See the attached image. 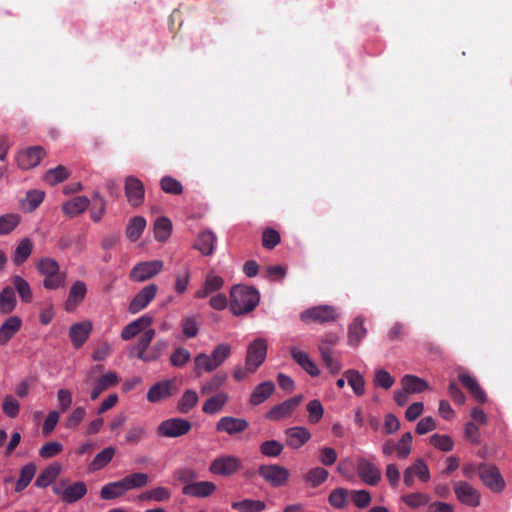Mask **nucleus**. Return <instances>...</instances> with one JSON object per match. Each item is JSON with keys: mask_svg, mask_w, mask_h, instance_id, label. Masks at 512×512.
Instances as JSON below:
<instances>
[{"mask_svg": "<svg viewBox=\"0 0 512 512\" xmlns=\"http://www.w3.org/2000/svg\"><path fill=\"white\" fill-rule=\"evenodd\" d=\"M260 301V294L254 287L234 285L230 291V310L240 316L253 311Z\"/></svg>", "mask_w": 512, "mask_h": 512, "instance_id": "1", "label": "nucleus"}, {"mask_svg": "<svg viewBox=\"0 0 512 512\" xmlns=\"http://www.w3.org/2000/svg\"><path fill=\"white\" fill-rule=\"evenodd\" d=\"M52 491L64 503L72 504L86 495L87 486L83 481L70 483L68 479H61L52 486Z\"/></svg>", "mask_w": 512, "mask_h": 512, "instance_id": "2", "label": "nucleus"}, {"mask_svg": "<svg viewBox=\"0 0 512 512\" xmlns=\"http://www.w3.org/2000/svg\"><path fill=\"white\" fill-rule=\"evenodd\" d=\"M119 383V377L116 372L109 371L92 381V371L86 375L83 385L92 386L90 391L91 400H96L105 390L116 386Z\"/></svg>", "mask_w": 512, "mask_h": 512, "instance_id": "3", "label": "nucleus"}, {"mask_svg": "<svg viewBox=\"0 0 512 512\" xmlns=\"http://www.w3.org/2000/svg\"><path fill=\"white\" fill-rule=\"evenodd\" d=\"M267 349V342L263 338H257L248 345L245 362L247 364V370L250 373H255L264 363L267 356Z\"/></svg>", "mask_w": 512, "mask_h": 512, "instance_id": "4", "label": "nucleus"}, {"mask_svg": "<svg viewBox=\"0 0 512 512\" xmlns=\"http://www.w3.org/2000/svg\"><path fill=\"white\" fill-rule=\"evenodd\" d=\"M338 318L335 307L330 305H319L304 310L300 314V319L304 323H327L333 322Z\"/></svg>", "mask_w": 512, "mask_h": 512, "instance_id": "5", "label": "nucleus"}, {"mask_svg": "<svg viewBox=\"0 0 512 512\" xmlns=\"http://www.w3.org/2000/svg\"><path fill=\"white\" fill-rule=\"evenodd\" d=\"M258 474L272 487L284 486L289 477L290 472L287 468L278 464H264L258 468Z\"/></svg>", "mask_w": 512, "mask_h": 512, "instance_id": "6", "label": "nucleus"}, {"mask_svg": "<svg viewBox=\"0 0 512 512\" xmlns=\"http://www.w3.org/2000/svg\"><path fill=\"white\" fill-rule=\"evenodd\" d=\"M356 471L361 481L369 486H376L381 480L380 468L366 457L356 459Z\"/></svg>", "mask_w": 512, "mask_h": 512, "instance_id": "7", "label": "nucleus"}, {"mask_svg": "<svg viewBox=\"0 0 512 512\" xmlns=\"http://www.w3.org/2000/svg\"><path fill=\"white\" fill-rule=\"evenodd\" d=\"M242 468L240 458L233 455H224L215 458L209 467L211 473L219 476H231Z\"/></svg>", "mask_w": 512, "mask_h": 512, "instance_id": "8", "label": "nucleus"}, {"mask_svg": "<svg viewBox=\"0 0 512 512\" xmlns=\"http://www.w3.org/2000/svg\"><path fill=\"white\" fill-rule=\"evenodd\" d=\"M478 473L481 481L493 492H501L505 488V482L499 469L495 465L480 464Z\"/></svg>", "mask_w": 512, "mask_h": 512, "instance_id": "9", "label": "nucleus"}, {"mask_svg": "<svg viewBox=\"0 0 512 512\" xmlns=\"http://www.w3.org/2000/svg\"><path fill=\"white\" fill-rule=\"evenodd\" d=\"M191 429V423L183 418H171L160 423L157 428L159 435L176 438L187 434Z\"/></svg>", "mask_w": 512, "mask_h": 512, "instance_id": "10", "label": "nucleus"}, {"mask_svg": "<svg viewBox=\"0 0 512 512\" xmlns=\"http://www.w3.org/2000/svg\"><path fill=\"white\" fill-rule=\"evenodd\" d=\"M163 268V262L160 260L140 262L130 271V279L135 282L147 281L158 273Z\"/></svg>", "mask_w": 512, "mask_h": 512, "instance_id": "11", "label": "nucleus"}, {"mask_svg": "<svg viewBox=\"0 0 512 512\" xmlns=\"http://www.w3.org/2000/svg\"><path fill=\"white\" fill-rule=\"evenodd\" d=\"M248 427L249 423L244 418L224 416L218 420L215 429L219 433H226L229 436H236L243 433Z\"/></svg>", "mask_w": 512, "mask_h": 512, "instance_id": "12", "label": "nucleus"}, {"mask_svg": "<svg viewBox=\"0 0 512 512\" xmlns=\"http://www.w3.org/2000/svg\"><path fill=\"white\" fill-rule=\"evenodd\" d=\"M415 477H418V479L422 482H428L430 480L429 468L422 458L416 459L413 462V464H411L404 470V484L407 487H412L414 484Z\"/></svg>", "mask_w": 512, "mask_h": 512, "instance_id": "13", "label": "nucleus"}, {"mask_svg": "<svg viewBox=\"0 0 512 512\" xmlns=\"http://www.w3.org/2000/svg\"><path fill=\"white\" fill-rule=\"evenodd\" d=\"M158 291L156 284H149L142 288L129 304V312L136 314L146 308L155 298Z\"/></svg>", "mask_w": 512, "mask_h": 512, "instance_id": "14", "label": "nucleus"}, {"mask_svg": "<svg viewBox=\"0 0 512 512\" xmlns=\"http://www.w3.org/2000/svg\"><path fill=\"white\" fill-rule=\"evenodd\" d=\"M453 489L457 499L468 506L477 507L480 504V494L469 483L457 481L453 484Z\"/></svg>", "mask_w": 512, "mask_h": 512, "instance_id": "15", "label": "nucleus"}, {"mask_svg": "<svg viewBox=\"0 0 512 512\" xmlns=\"http://www.w3.org/2000/svg\"><path fill=\"white\" fill-rule=\"evenodd\" d=\"M301 395L294 396L284 402L272 407L266 414V418L272 421H279L292 414L296 407L301 403Z\"/></svg>", "mask_w": 512, "mask_h": 512, "instance_id": "16", "label": "nucleus"}, {"mask_svg": "<svg viewBox=\"0 0 512 512\" xmlns=\"http://www.w3.org/2000/svg\"><path fill=\"white\" fill-rule=\"evenodd\" d=\"M46 155L45 150L41 146L29 147L19 152L17 163L20 169L28 170L36 167L43 157Z\"/></svg>", "mask_w": 512, "mask_h": 512, "instance_id": "17", "label": "nucleus"}, {"mask_svg": "<svg viewBox=\"0 0 512 512\" xmlns=\"http://www.w3.org/2000/svg\"><path fill=\"white\" fill-rule=\"evenodd\" d=\"M144 194V186L141 180L135 176H128L125 179V195L131 206H140L144 201Z\"/></svg>", "mask_w": 512, "mask_h": 512, "instance_id": "18", "label": "nucleus"}, {"mask_svg": "<svg viewBox=\"0 0 512 512\" xmlns=\"http://www.w3.org/2000/svg\"><path fill=\"white\" fill-rule=\"evenodd\" d=\"M175 390L174 381L164 380L155 383L147 392V400L151 403L160 402L171 395Z\"/></svg>", "mask_w": 512, "mask_h": 512, "instance_id": "19", "label": "nucleus"}, {"mask_svg": "<svg viewBox=\"0 0 512 512\" xmlns=\"http://www.w3.org/2000/svg\"><path fill=\"white\" fill-rule=\"evenodd\" d=\"M92 330V324L89 321L73 324L69 329V338L75 349L81 348L87 341Z\"/></svg>", "mask_w": 512, "mask_h": 512, "instance_id": "20", "label": "nucleus"}, {"mask_svg": "<svg viewBox=\"0 0 512 512\" xmlns=\"http://www.w3.org/2000/svg\"><path fill=\"white\" fill-rule=\"evenodd\" d=\"M216 490V485L210 481L193 482L191 485L182 487V494L196 498H206L211 496Z\"/></svg>", "mask_w": 512, "mask_h": 512, "instance_id": "21", "label": "nucleus"}, {"mask_svg": "<svg viewBox=\"0 0 512 512\" xmlns=\"http://www.w3.org/2000/svg\"><path fill=\"white\" fill-rule=\"evenodd\" d=\"M286 444L292 449L302 447L310 438L311 434L305 427L295 426L285 430Z\"/></svg>", "mask_w": 512, "mask_h": 512, "instance_id": "22", "label": "nucleus"}, {"mask_svg": "<svg viewBox=\"0 0 512 512\" xmlns=\"http://www.w3.org/2000/svg\"><path fill=\"white\" fill-rule=\"evenodd\" d=\"M87 293L86 284L83 281H76L70 288L68 298L65 302V310L72 312L84 300Z\"/></svg>", "mask_w": 512, "mask_h": 512, "instance_id": "23", "label": "nucleus"}, {"mask_svg": "<svg viewBox=\"0 0 512 512\" xmlns=\"http://www.w3.org/2000/svg\"><path fill=\"white\" fill-rule=\"evenodd\" d=\"M155 330L148 329L146 330L138 339L137 344L133 346L130 350V356H134L137 359L145 362V358L147 352L149 350L150 344L155 337Z\"/></svg>", "mask_w": 512, "mask_h": 512, "instance_id": "24", "label": "nucleus"}, {"mask_svg": "<svg viewBox=\"0 0 512 512\" xmlns=\"http://www.w3.org/2000/svg\"><path fill=\"white\" fill-rule=\"evenodd\" d=\"M290 354L293 360L310 376L316 377L320 374V370L317 365L310 359L306 352L299 350L296 347H291Z\"/></svg>", "mask_w": 512, "mask_h": 512, "instance_id": "25", "label": "nucleus"}, {"mask_svg": "<svg viewBox=\"0 0 512 512\" xmlns=\"http://www.w3.org/2000/svg\"><path fill=\"white\" fill-rule=\"evenodd\" d=\"M461 384L469 391L471 396L479 403H485L487 396L475 377L469 374H460L458 376Z\"/></svg>", "mask_w": 512, "mask_h": 512, "instance_id": "26", "label": "nucleus"}, {"mask_svg": "<svg viewBox=\"0 0 512 512\" xmlns=\"http://www.w3.org/2000/svg\"><path fill=\"white\" fill-rule=\"evenodd\" d=\"M60 472L61 465L58 462L49 464L36 478L35 486L38 488H46L56 480Z\"/></svg>", "mask_w": 512, "mask_h": 512, "instance_id": "27", "label": "nucleus"}, {"mask_svg": "<svg viewBox=\"0 0 512 512\" xmlns=\"http://www.w3.org/2000/svg\"><path fill=\"white\" fill-rule=\"evenodd\" d=\"M22 320L18 316H11L0 327V345H5L20 330Z\"/></svg>", "mask_w": 512, "mask_h": 512, "instance_id": "28", "label": "nucleus"}, {"mask_svg": "<svg viewBox=\"0 0 512 512\" xmlns=\"http://www.w3.org/2000/svg\"><path fill=\"white\" fill-rule=\"evenodd\" d=\"M364 317L358 316L348 327V343L357 347L361 340L366 336L367 330L364 327Z\"/></svg>", "mask_w": 512, "mask_h": 512, "instance_id": "29", "label": "nucleus"}, {"mask_svg": "<svg viewBox=\"0 0 512 512\" xmlns=\"http://www.w3.org/2000/svg\"><path fill=\"white\" fill-rule=\"evenodd\" d=\"M89 199L85 196H77L62 205V211L69 217H75L83 213L89 206Z\"/></svg>", "mask_w": 512, "mask_h": 512, "instance_id": "30", "label": "nucleus"}, {"mask_svg": "<svg viewBox=\"0 0 512 512\" xmlns=\"http://www.w3.org/2000/svg\"><path fill=\"white\" fill-rule=\"evenodd\" d=\"M229 396L225 392H219L208 398L202 407V411L208 415H214L220 412L227 404Z\"/></svg>", "mask_w": 512, "mask_h": 512, "instance_id": "31", "label": "nucleus"}, {"mask_svg": "<svg viewBox=\"0 0 512 512\" xmlns=\"http://www.w3.org/2000/svg\"><path fill=\"white\" fill-rule=\"evenodd\" d=\"M223 284H224V280L222 277L213 275V274H208L205 278L203 287L201 289H199L198 291H196L195 298H198V299L206 298L213 292L220 290L222 288Z\"/></svg>", "mask_w": 512, "mask_h": 512, "instance_id": "32", "label": "nucleus"}, {"mask_svg": "<svg viewBox=\"0 0 512 512\" xmlns=\"http://www.w3.org/2000/svg\"><path fill=\"white\" fill-rule=\"evenodd\" d=\"M275 385L272 381H265L257 385L250 396L252 405H259L266 401L274 392Z\"/></svg>", "mask_w": 512, "mask_h": 512, "instance_id": "33", "label": "nucleus"}, {"mask_svg": "<svg viewBox=\"0 0 512 512\" xmlns=\"http://www.w3.org/2000/svg\"><path fill=\"white\" fill-rule=\"evenodd\" d=\"M17 299L14 288L5 286L0 292V313L7 315L14 311Z\"/></svg>", "mask_w": 512, "mask_h": 512, "instance_id": "34", "label": "nucleus"}, {"mask_svg": "<svg viewBox=\"0 0 512 512\" xmlns=\"http://www.w3.org/2000/svg\"><path fill=\"white\" fill-rule=\"evenodd\" d=\"M216 242V236L211 231L202 232L195 244L194 247L199 250L203 255H211L214 251V244Z\"/></svg>", "mask_w": 512, "mask_h": 512, "instance_id": "35", "label": "nucleus"}, {"mask_svg": "<svg viewBox=\"0 0 512 512\" xmlns=\"http://www.w3.org/2000/svg\"><path fill=\"white\" fill-rule=\"evenodd\" d=\"M126 492L123 481L118 480L104 485L100 490V497L103 500H112L122 497Z\"/></svg>", "mask_w": 512, "mask_h": 512, "instance_id": "36", "label": "nucleus"}, {"mask_svg": "<svg viewBox=\"0 0 512 512\" xmlns=\"http://www.w3.org/2000/svg\"><path fill=\"white\" fill-rule=\"evenodd\" d=\"M33 250V242L30 238L22 239L17 245L12 260L15 265L19 266L23 264L31 255Z\"/></svg>", "mask_w": 512, "mask_h": 512, "instance_id": "37", "label": "nucleus"}, {"mask_svg": "<svg viewBox=\"0 0 512 512\" xmlns=\"http://www.w3.org/2000/svg\"><path fill=\"white\" fill-rule=\"evenodd\" d=\"M37 467L33 462L24 465L20 470L19 478L15 485V492H22L30 484L35 476Z\"/></svg>", "mask_w": 512, "mask_h": 512, "instance_id": "38", "label": "nucleus"}, {"mask_svg": "<svg viewBox=\"0 0 512 512\" xmlns=\"http://www.w3.org/2000/svg\"><path fill=\"white\" fill-rule=\"evenodd\" d=\"M11 281L13 288L17 291L21 301L24 303H31L33 300V293L30 284L19 275L13 276Z\"/></svg>", "mask_w": 512, "mask_h": 512, "instance_id": "39", "label": "nucleus"}, {"mask_svg": "<svg viewBox=\"0 0 512 512\" xmlns=\"http://www.w3.org/2000/svg\"><path fill=\"white\" fill-rule=\"evenodd\" d=\"M138 498L140 501L164 502L171 498V492L166 487L158 486L141 493Z\"/></svg>", "mask_w": 512, "mask_h": 512, "instance_id": "40", "label": "nucleus"}, {"mask_svg": "<svg viewBox=\"0 0 512 512\" xmlns=\"http://www.w3.org/2000/svg\"><path fill=\"white\" fill-rule=\"evenodd\" d=\"M231 507L239 512H261L266 508V504L260 500L243 499L232 502Z\"/></svg>", "mask_w": 512, "mask_h": 512, "instance_id": "41", "label": "nucleus"}, {"mask_svg": "<svg viewBox=\"0 0 512 512\" xmlns=\"http://www.w3.org/2000/svg\"><path fill=\"white\" fill-rule=\"evenodd\" d=\"M329 476V472L322 467H315L310 469L305 475V482L312 488H316L324 483Z\"/></svg>", "mask_w": 512, "mask_h": 512, "instance_id": "42", "label": "nucleus"}, {"mask_svg": "<svg viewBox=\"0 0 512 512\" xmlns=\"http://www.w3.org/2000/svg\"><path fill=\"white\" fill-rule=\"evenodd\" d=\"M171 231L172 223L168 218L160 217L156 219L154 223V236L157 241H166L170 237Z\"/></svg>", "mask_w": 512, "mask_h": 512, "instance_id": "43", "label": "nucleus"}, {"mask_svg": "<svg viewBox=\"0 0 512 512\" xmlns=\"http://www.w3.org/2000/svg\"><path fill=\"white\" fill-rule=\"evenodd\" d=\"M21 216L17 213H7L0 216V235H8L20 224Z\"/></svg>", "mask_w": 512, "mask_h": 512, "instance_id": "44", "label": "nucleus"}, {"mask_svg": "<svg viewBox=\"0 0 512 512\" xmlns=\"http://www.w3.org/2000/svg\"><path fill=\"white\" fill-rule=\"evenodd\" d=\"M121 480L123 481L126 491H129L146 486L149 482V476L146 473L137 472L129 474Z\"/></svg>", "mask_w": 512, "mask_h": 512, "instance_id": "45", "label": "nucleus"}, {"mask_svg": "<svg viewBox=\"0 0 512 512\" xmlns=\"http://www.w3.org/2000/svg\"><path fill=\"white\" fill-rule=\"evenodd\" d=\"M145 227V218H143L142 216H135L130 220L127 226L126 235L132 242H134L140 238Z\"/></svg>", "mask_w": 512, "mask_h": 512, "instance_id": "46", "label": "nucleus"}, {"mask_svg": "<svg viewBox=\"0 0 512 512\" xmlns=\"http://www.w3.org/2000/svg\"><path fill=\"white\" fill-rule=\"evenodd\" d=\"M198 394L192 389L186 390L178 401L177 409L180 413L186 414L192 410V408L198 402Z\"/></svg>", "mask_w": 512, "mask_h": 512, "instance_id": "47", "label": "nucleus"}, {"mask_svg": "<svg viewBox=\"0 0 512 512\" xmlns=\"http://www.w3.org/2000/svg\"><path fill=\"white\" fill-rule=\"evenodd\" d=\"M216 370L211 357L206 353H199L194 358V372L196 376H201L203 372L210 373Z\"/></svg>", "mask_w": 512, "mask_h": 512, "instance_id": "48", "label": "nucleus"}, {"mask_svg": "<svg viewBox=\"0 0 512 512\" xmlns=\"http://www.w3.org/2000/svg\"><path fill=\"white\" fill-rule=\"evenodd\" d=\"M116 449L112 446L101 450L90 464L91 470H100L104 468L114 457Z\"/></svg>", "mask_w": 512, "mask_h": 512, "instance_id": "49", "label": "nucleus"}, {"mask_svg": "<svg viewBox=\"0 0 512 512\" xmlns=\"http://www.w3.org/2000/svg\"><path fill=\"white\" fill-rule=\"evenodd\" d=\"M344 375L354 393L358 396L363 395L365 392V381L363 376L358 371L353 369L347 370Z\"/></svg>", "mask_w": 512, "mask_h": 512, "instance_id": "50", "label": "nucleus"}, {"mask_svg": "<svg viewBox=\"0 0 512 512\" xmlns=\"http://www.w3.org/2000/svg\"><path fill=\"white\" fill-rule=\"evenodd\" d=\"M70 173L66 167L59 165L54 169H49L44 175V181L53 186L65 181Z\"/></svg>", "mask_w": 512, "mask_h": 512, "instance_id": "51", "label": "nucleus"}, {"mask_svg": "<svg viewBox=\"0 0 512 512\" xmlns=\"http://www.w3.org/2000/svg\"><path fill=\"white\" fill-rule=\"evenodd\" d=\"M147 434V429L142 424H134L126 430L125 443L135 445L142 441Z\"/></svg>", "mask_w": 512, "mask_h": 512, "instance_id": "52", "label": "nucleus"}, {"mask_svg": "<svg viewBox=\"0 0 512 512\" xmlns=\"http://www.w3.org/2000/svg\"><path fill=\"white\" fill-rule=\"evenodd\" d=\"M227 375L225 373H216L212 378L205 382L201 387V394L209 395L218 391L226 382Z\"/></svg>", "mask_w": 512, "mask_h": 512, "instance_id": "53", "label": "nucleus"}, {"mask_svg": "<svg viewBox=\"0 0 512 512\" xmlns=\"http://www.w3.org/2000/svg\"><path fill=\"white\" fill-rule=\"evenodd\" d=\"M403 388L410 393H419L427 388L426 382L413 375H405L402 379Z\"/></svg>", "mask_w": 512, "mask_h": 512, "instance_id": "54", "label": "nucleus"}, {"mask_svg": "<svg viewBox=\"0 0 512 512\" xmlns=\"http://www.w3.org/2000/svg\"><path fill=\"white\" fill-rule=\"evenodd\" d=\"M230 355L231 346L227 343H221L213 349L211 355L209 356L211 357V360L217 369L225 362L227 358H229Z\"/></svg>", "mask_w": 512, "mask_h": 512, "instance_id": "55", "label": "nucleus"}, {"mask_svg": "<svg viewBox=\"0 0 512 512\" xmlns=\"http://www.w3.org/2000/svg\"><path fill=\"white\" fill-rule=\"evenodd\" d=\"M412 434L410 432L404 433L399 441L395 443L396 455L399 459H406L412 450Z\"/></svg>", "mask_w": 512, "mask_h": 512, "instance_id": "56", "label": "nucleus"}, {"mask_svg": "<svg viewBox=\"0 0 512 512\" xmlns=\"http://www.w3.org/2000/svg\"><path fill=\"white\" fill-rule=\"evenodd\" d=\"M36 268L43 276H53V274L60 271L58 262L49 257L41 258L37 263Z\"/></svg>", "mask_w": 512, "mask_h": 512, "instance_id": "57", "label": "nucleus"}, {"mask_svg": "<svg viewBox=\"0 0 512 512\" xmlns=\"http://www.w3.org/2000/svg\"><path fill=\"white\" fill-rule=\"evenodd\" d=\"M348 490L344 488L334 489L328 498L330 505L336 509H343L347 505Z\"/></svg>", "mask_w": 512, "mask_h": 512, "instance_id": "58", "label": "nucleus"}, {"mask_svg": "<svg viewBox=\"0 0 512 512\" xmlns=\"http://www.w3.org/2000/svg\"><path fill=\"white\" fill-rule=\"evenodd\" d=\"M160 186L161 189L167 194L180 195L183 192L182 184L171 176H164L160 180Z\"/></svg>", "mask_w": 512, "mask_h": 512, "instance_id": "59", "label": "nucleus"}, {"mask_svg": "<svg viewBox=\"0 0 512 512\" xmlns=\"http://www.w3.org/2000/svg\"><path fill=\"white\" fill-rule=\"evenodd\" d=\"M190 358L191 353L188 349L178 347L172 352L170 362L174 367L181 368L190 361Z\"/></svg>", "mask_w": 512, "mask_h": 512, "instance_id": "60", "label": "nucleus"}, {"mask_svg": "<svg viewBox=\"0 0 512 512\" xmlns=\"http://www.w3.org/2000/svg\"><path fill=\"white\" fill-rule=\"evenodd\" d=\"M402 500L407 506L415 509V508L426 505L429 502V497H428V495H426L424 493L415 492V493H410V494L404 495L402 497Z\"/></svg>", "mask_w": 512, "mask_h": 512, "instance_id": "61", "label": "nucleus"}, {"mask_svg": "<svg viewBox=\"0 0 512 512\" xmlns=\"http://www.w3.org/2000/svg\"><path fill=\"white\" fill-rule=\"evenodd\" d=\"M168 347V342L164 339L157 340L151 347H149V350L147 352L145 362H153L158 360L164 351Z\"/></svg>", "mask_w": 512, "mask_h": 512, "instance_id": "62", "label": "nucleus"}, {"mask_svg": "<svg viewBox=\"0 0 512 512\" xmlns=\"http://www.w3.org/2000/svg\"><path fill=\"white\" fill-rule=\"evenodd\" d=\"M283 451V445L276 440L264 441L260 445V452L267 457H278Z\"/></svg>", "mask_w": 512, "mask_h": 512, "instance_id": "63", "label": "nucleus"}, {"mask_svg": "<svg viewBox=\"0 0 512 512\" xmlns=\"http://www.w3.org/2000/svg\"><path fill=\"white\" fill-rule=\"evenodd\" d=\"M280 234L272 228L264 229L262 233V245L265 249L271 250L280 243Z\"/></svg>", "mask_w": 512, "mask_h": 512, "instance_id": "64", "label": "nucleus"}]
</instances>
